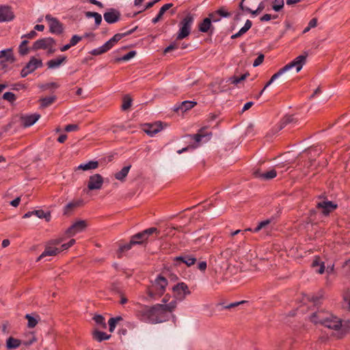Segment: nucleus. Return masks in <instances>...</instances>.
<instances>
[{
	"mask_svg": "<svg viewBox=\"0 0 350 350\" xmlns=\"http://www.w3.org/2000/svg\"><path fill=\"white\" fill-rule=\"evenodd\" d=\"M66 56H59L57 59H53L49 60L46 63V64H47L49 68H51V69L56 68L59 67L63 62H64L66 61Z\"/></svg>",
	"mask_w": 350,
	"mask_h": 350,
	"instance_id": "cd10ccee",
	"label": "nucleus"
},
{
	"mask_svg": "<svg viewBox=\"0 0 350 350\" xmlns=\"http://www.w3.org/2000/svg\"><path fill=\"white\" fill-rule=\"evenodd\" d=\"M21 344V341L13 337H9L6 340V348L9 350L18 348Z\"/></svg>",
	"mask_w": 350,
	"mask_h": 350,
	"instance_id": "7c9ffc66",
	"label": "nucleus"
},
{
	"mask_svg": "<svg viewBox=\"0 0 350 350\" xmlns=\"http://www.w3.org/2000/svg\"><path fill=\"white\" fill-rule=\"evenodd\" d=\"M159 230L157 228H150L146 229L140 232H138L133 235L131 238L130 241L133 245H142L148 239V237L153 233H158Z\"/></svg>",
	"mask_w": 350,
	"mask_h": 350,
	"instance_id": "39448f33",
	"label": "nucleus"
},
{
	"mask_svg": "<svg viewBox=\"0 0 350 350\" xmlns=\"http://www.w3.org/2000/svg\"><path fill=\"white\" fill-rule=\"evenodd\" d=\"M28 43L27 40H23L18 48L19 53L22 55H27L29 52V49L27 47V44Z\"/></svg>",
	"mask_w": 350,
	"mask_h": 350,
	"instance_id": "c03bdc74",
	"label": "nucleus"
},
{
	"mask_svg": "<svg viewBox=\"0 0 350 350\" xmlns=\"http://www.w3.org/2000/svg\"><path fill=\"white\" fill-rule=\"evenodd\" d=\"M109 49V40L107 41L105 44L100 47L94 49L92 54L94 55H100Z\"/></svg>",
	"mask_w": 350,
	"mask_h": 350,
	"instance_id": "e433bc0d",
	"label": "nucleus"
},
{
	"mask_svg": "<svg viewBox=\"0 0 350 350\" xmlns=\"http://www.w3.org/2000/svg\"><path fill=\"white\" fill-rule=\"evenodd\" d=\"M81 40V37L75 35L70 39V43L72 46L76 45L79 41Z\"/></svg>",
	"mask_w": 350,
	"mask_h": 350,
	"instance_id": "052dcab7",
	"label": "nucleus"
},
{
	"mask_svg": "<svg viewBox=\"0 0 350 350\" xmlns=\"http://www.w3.org/2000/svg\"><path fill=\"white\" fill-rule=\"evenodd\" d=\"M64 239L63 237L54 239L49 241L47 243L51 245V246L56 247V245H59L64 241Z\"/></svg>",
	"mask_w": 350,
	"mask_h": 350,
	"instance_id": "4d7b16f0",
	"label": "nucleus"
},
{
	"mask_svg": "<svg viewBox=\"0 0 350 350\" xmlns=\"http://www.w3.org/2000/svg\"><path fill=\"white\" fill-rule=\"evenodd\" d=\"M344 307L348 309L350 311V292L347 293L344 295Z\"/></svg>",
	"mask_w": 350,
	"mask_h": 350,
	"instance_id": "6e6d98bb",
	"label": "nucleus"
},
{
	"mask_svg": "<svg viewBox=\"0 0 350 350\" xmlns=\"http://www.w3.org/2000/svg\"><path fill=\"white\" fill-rule=\"evenodd\" d=\"M78 128L79 127L77 124H68L65 127V131L67 132H71L77 130Z\"/></svg>",
	"mask_w": 350,
	"mask_h": 350,
	"instance_id": "774afa93",
	"label": "nucleus"
},
{
	"mask_svg": "<svg viewBox=\"0 0 350 350\" xmlns=\"http://www.w3.org/2000/svg\"><path fill=\"white\" fill-rule=\"evenodd\" d=\"M136 29H137V27H135V28H133V29H132L131 30L125 31L124 33H117V34L114 35L113 36V38H111V47L112 46V44L113 43L118 42L123 37H124L126 36H128V35H130L132 33H133L135 31Z\"/></svg>",
	"mask_w": 350,
	"mask_h": 350,
	"instance_id": "2f4dec72",
	"label": "nucleus"
},
{
	"mask_svg": "<svg viewBox=\"0 0 350 350\" xmlns=\"http://www.w3.org/2000/svg\"><path fill=\"white\" fill-rule=\"evenodd\" d=\"M167 284V280L165 277L161 275H158L148 288L147 293L149 299L155 300L161 297L165 293Z\"/></svg>",
	"mask_w": 350,
	"mask_h": 350,
	"instance_id": "7ed1b4c3",
	"label": "nucleus"
},
{
	"mask_svg": "<svg viewBox=\"0 0 350 350\" xmlns=\"http://www.w3.org/2000/svg\"><path fill=\"white\" fill-rule=\"evenodd\" d=\"M94 320L95 321L96 323L100 326V328L105 329L107 327V325L105 323V319L101 315H96L94 317Z\"/></svg>",
	"mask_w": 350,
	"mask_h": 350,
	"instance_id": "37998d69",
	"label": "nucleus"
},
{
	"mask_svg": "<svg viewBox=\"0 0 350 350\" xmlns=\"http://www.w3.org/2000/svg\"><path fill=\"white\" fill-rule=\"evenodd\" d=\"M3 98L9 101L10 103H14L16 100V95L10 92H8L3 94Z\"/></svg>",
	"mask_w": 350,
	"mask_h": 350,
	"instance_id": "09e8293b",
	"label": "nucleus"
},
{
	"mask_svg": "<svg viewBox=\"0 0 350 350\" xmlns=\"http://www.w3.org/2000/svg\"><path fill=\"white\" fill-rule=\"evenodd\" d=\"M331 313L321 310L314 312L310 317V320L311 322L314 324H320L323 325L325 322H326L328 318H330Z\"/></svg>",
	"mask_w": 350,
	"mask_h": 350,
	"instance_id": "1a4fd4ad",
	"label": "nucleus"
},
{
	"mask_svg": "<svg viewBox=\"0 0 350 350\" xmlns=\"http://www.w3.org/2000/svg\"><path fill=\"white\" fill-rule=\"evenodd\" d=\"M197 258L192 254H185L174 258L177 265L180 262L185 264L188 267L193 265L196 262Z\"/></svg>",
	"mask_w": 350,
	"mask_h": 350,
	"instance_id": "dca6fc26",
	"label": "nucleus"
},
{
	"mask_svg": "<svg viewBox=\"0 0 350 350\" xmlns=\"http://www.w3.org/2000/svg\"><path fill=\"white\" fill-rule=\"evenodd\" d=\"M33 215L37 216L40 219H45L46 221H49L51 219V214L49 212L44 213L42 210L33 211Z\"/></svg>",
	"mask_w": 350,
	"mask_h": 350,
	"instance_id": "4c0bfd02",
	"label": "nucleus"
},
{
	"mask_svg": "<svg viewBox=\"0 0 350 350\" xmlns=\"http://www.w3.org/2000/svg\"><path fill=\"white\" fill-rule=\"evenodd\" d=\"M82 204H83V201L81 200H75V201L69 202L64 207V215H68L73 209H75L77 207H79V206H81Z\"/></svg>",
	"mask_w": 350,
	"mask_h": 350,
	"instance_id": "393cba45",
	"label": "nucleus"
},
{
	"mask_svg": "<svg viewBox=\"0 0 350 350\" xmlns=\"http://www.w3.org/2000/svg\"><path fill=\"white\" fill-rule=\"evenodd\" d=\"M133 246V245L131 244V241H129V243H128L120 245L118 249L116 252V254L117 255L118 258H120L122 256L123 253L130 250Z\"/></svg>",
	"mask_w": 350,
	"mask_h": 350,
	"instance_id": "72a5a7b5",
	"label": "nucleus"
},
{
	"mask_svg": "<svg viewBox=\"0 0 350 350\" xmlns=\"http://www.w3.org/2000/svg\"><path fill=\"white\" fill-rule=\"evenodd\" d=\"M93 338L98 342H101L104 340H107L109 338V336H108L105 332H100L97 329H94L92 332Z\"/></svg>",
	"mask_w": 350,
	"mask_h": 350,
	"instance_id": "f704fd0d",
	"label": "nucleus"
},
{
	"mask_svg": "<svg viewBox=\"0 0 350 350\" xmlns=\"http://www.w3.org/2000/svg\"><path fill=\"white\" fill-rule=\"evenodd\" d=\"M25 319L28 321L27 326L29 328L36 327L38 323V320L29 314L25 315Z\"/></svg>",
	"mask_w": 350,
	"mask_h": 350,
	"instance_id": "a18cd8bd",
	"label": "nucleus"
},
{
	"mask_svg": "<svg viewBox=\"0 0 350 350\" xmlns=\"http://www.w3.org/2000/svg\"><path fill=\"white\" fill-rule=\"evenodd\" d=\"M5 58V61L9 62L10 63H13L14 62V57L12 53V49H7L5 50H2L0 51V59Z\"/></svg>",
	"mask_w": 350,
	"mask_h": 350,
	"instance_id": "c85d7f7f",
	"label": "nucleus"
},
{
	"mask_svg": "<svg viewBox=\"0 0 350 350\" xmlns=\"http://www.w3.org/2000/svg\"><path fill=\"white\" fill-rule=\"evenodd\" d=\"M120 14L114 9H111V23L117 22L120 18Z\"/></svg>",
	"mask_w": 350,
	"mask_h": 350,
	"instance_id": "3c124183",
	"label": "nucleus"
},
{
	"mask_svg": "<svg viewBox=\"0 0 350 350\" xmlns=\"http://www.w3.org/2000/svg\"><path fill=\"white\" fill-rule=\"evenodd\" d=\"M132 103V99L129 95H125L122 98V104L121 105V109L123 111L128 110Z\"/></svg>",
	"mask_w": 350,
	"mask_h": 350,
	"instance_id": "58836bf2",
	"label": "nucleus"
},
{
	"mask_svg": "<svg viewBox=\"0 0 350 350\" xmlns=\"http://www.w3.org/2000/svg\"><path fill=\"white\" fill-rule=\"evenodd\" d=\"M178 49V44L176 42H173L170 44L167 48L164 50V53H167L174 49Z\"/></svg>",
	"mask_w": 350,
	"mask_h": 350,
	"instance_id": "e2e57ef3",
	"label": "nucleus"
},
{
	"mask_svg": "<svg viewBox=\"0 0 350 350\" xmlns=\"http://www.w3.org/2000/svg\"><path fill=\"white\" fill-rule=\"evenodd\" d=\"M172 291L174 297L172 299H174L176 302L177 300H183L187 295L191 293L187 285L184 282H180L174 285L172 287Z\"/></svg>",
	"mask_w": 350,
	"mask_h": 350,
	"instance_id": "0eeeda50",
	"label": "nucleus"
},
{
	"mask_svg": "<svg viewBox=\"0 0 350 350\" xmlns=\"http://www.w3.org/2000/svg\"><path fill=\"white\" fill-rule=\"evenodd\" d=\"M56 100L55 96H51L49 97H44L40 99V107L41 108H46L53 104L55 100Z\"/></svg>",
	"mask_w": 350,
	"mask_h": 350,
	"instance_id": "c9c22d12",
	"label": "nucleus"
},
{
	"mask_svg": "<svg viewBox=\"0 0 350 350\" xmlns=\"http://www.w3.org/2000/svg\"><path fill=\"white\" fill-rule=\"evenodd\" d=\"M131 165L124 166L120 171L114 174L115 178L120 181H124L125 178L126 177Z\"/></svg>",
	"mask_w": 350,
	"mask_h": 350,
	"instance_id": "c756f323",
	"label": "nucleus"
},
{
	"mask_svg": "<svg viewBox=\"0 0 350 350\" xmlns=\"http://www.w3.org/2000/svg\"><path fill=\"white\" fill-rule=\"evenodd\" d=\"M88 224L85 220H79L73 224L65 232L68 237H72L76 234L83 231L87 227Z\"/></svg>",
	"mask_w": 350,
	"mask_h": 350,
	"instance_id": "9b49d317",
	"label": "nucleus"
},
{
	"mask_svg": "<svg viewBox=\"0 0 350 350\" xmlns=\"http://www.w3.org/2000/svg\"><path fill=\"white\" fill-rule=\"evenodd\" d=\"M265 56L263 54H260L258 57L254 60L253 63V66L256 67L260 65L263 60H264Z\"/></svg>",
	"mask_w": 350,
	"mask_h": 350,
	"instance_id": "13d9d810",
	"label": "nucleus"
},
{
	"mask_svg": "<svg viewBox=\"0 0 350 350\" xmlns=\"http://www.w3.org/2000/svg\"><path fill=\"white\" fill-rule=\"evenodd\" d=\"M306 60V55H301L297 57L293 61L286 64V66L280 68L276 73H275L271 77L270 80L265 85L264 90H266V88L269 87L275 79H277L279 77H280L286 71H288L291 69L295 68L297 72H299L301 70L303 66L305 64Z\"/></svg>",
	"mask_w": 350,
	"mask_h": 350,
	"instance_id": "f03ea898",
	"label": "nucleus"
},
{
	"mask_svg": "<svg viewBox=\"0 0 350 350\" xmlns=\"http://www.w3.org/2000/svg\"><path fill=\"white\" fill-rule=\"evenodd\" d=\"M338 207V205L332 201L323 200L318 202L316 205V208L321 211V213L324 215H328L331 212L335 210Z\"/></svg>",
	"mask_w": 350,
	"mask_h": 350,
	"instance_id": "9d476101",
	"label": "nucleus"
},
{
	"mask_svg": "<svg viewBox=\"0 0 350 350\" xmlns=\"http://www.w3.org/2000/svg\"><path fill=\"white\" fill-rule=\"evenodd\" d=\"M86 16L88 17L93 16L94 18L95 23L96 25H99L101 23V21H102L101 15L97 12H88L86 13Z\"/></svg>",
	"mask_w": 350,
	"mask_h": 350,
	"instance_id": "8fccbe9b",
	"label": "nucleus"
},
{
	"mask_svg": "<svg viewBox=\"0 0 350 350\" xmlns=\"http://www.w3.org/2000/svg\"><path fill=\"white\" fill-rule=\"evenodd\" d=\"M193 17L191 14H187L180 23V29L178 32L176 40H180L187 37L191 29Z\"/></svg>",
	"mask_w": 350,
	"mask_h": 350,
	"instance_id": "20e7f679",
	"label": "nucleus"
},
{
	"mask_svg": "<svg viewBox=\"0 0 350 350\" xmlns=\"http://www.w3.org/2000/svg\"><path fill=\"white\" fill-rule=\"evenodd\" d=\"M348 324L349 322H345L342 324L340 319L331 314L330 318H328L327 321L325 322L323 325L329 329L335 330H338L341 328L342 331L346 332L349 327Z\"/></svg>",
	"mask_w": 350,
	"mask_h": 350,
	"instance_id": "423d86ee",
	"label": "nucleus"
},
{
	"mask_svg": "<svg viewBox=\"0 0 350 350\" xmlns=\"http://www.w3.org/2000/svg\"><path fill=\"white\" fill-rule=\"evenodd\" d=\"M136 55L135 51H131L127 54L123 55L122 57L120 58H116L114 59L115 62H118L120 61H128L131 59V58L134 57Z\"/></svg>",
	"mask_w": 350,
	"mask_h": 350,
	"instance_id": "79ce46f5",
	"label": "nucleus"
},
{
	"mask_svg": "<svg viewBox=\"0 0 350 350\" xmlns=\"http://www.w3.org/2000/svg\"><path fill=\"white\" fill-rule=\"evenodd\" d=\"M42 65V60L35 57H31L29 62L22 69L21 75L22 77H27L29 74L33 72L36 68L41 67Z\"/></svg>",
	"mask_w": 350,
	"mask_h": 350,
	"instance_id": "6e6552de",
	"label": "nucleus"
},
{
	"mask_svg": "<svg viewBox=\"0 0 350 350\" xmlns=\"http://www.w3.org/2000/svg\"><path fill=\"white\" fill-rule=\"evenodd\" d=\"M322 296L323 295L321 293L319 295H311L310 297H309L308 299L310 301H311L312 302H313L314 304H318L319 303V301L321 299Z\"/></svg>",
	"mask_w": 350,
	"mask_h": 350,
	"instance_id": "bf43d9fd",
	"label": "nucleus"
},
{
	"mask_svg": "<svg viewBox=\"0 0 350 350\" xmlns=\"http://www.w3.org/2000/svg\"><path fill=\"white\" fill-rule=\"evenodd\" d=\"M196 105L197 103L195 101L185 100L182 102L181 104L178 105V107L175 108V111L181 110L182 111H186L192 109Z\"/></svg>",
	"mask_w": 350,
	"mask_h": 350,
	"instance_id": "b1692460",
	"label": "nucleus"
},
{
	"mask_svg": "<svg viewBox=\"0 0 350 350\" xmlns=\"http://www.w3.org/2000/svg\"><path fill=\"white\" fill-rule=\"evenodd\" d=\"M176 308V301L172 299L168 304H156L152 307H145L139 311V319L144 322L159 323L167 321L171 313Z\"/></svg>",
	"mask_w": 350,
	"mask_h": 350,
	"instance_id": "f257e3e1",
	"label": "nucleus"
},
{
	"mask_svg": "<svg viewBox=\"0 0 350 350\" xmlns=\"http://www.w3.org/2000/svg\"><path fill=\"white\" fill-rule=\"evenodd\" d=\"M208 18H211V23L213 22H217L220 21L219 16L217 15V14L215 12L213 13H211L209 14V16Z\"/></svg>",
	"mask_w": 350,
	"mask_h": 350,
	"instance_id": "0e129e2a",
	"label": "nucleus"
},
{
	"mask_svg": "<svg viewBox=\"0 0 350 350\" xmlns=\"http://www.w3.org/2000/svg\"><path fill=\"white\" fill-rule=\"evenodd\" d=\"M75 243V240L72 239L69 241V242L66 243H64L61 245L60 247H58L60 250V252L68 250L69 247L72 246Z\"/></svg>",
	"mask_w": 350,
	"mask_h": 350,
	"instance_id": "864d4df0",
	"label": "nucleus"
},
{
	"mask_svg": "<svg viewBox=\"0 0 350 350\" xmlns=\"http://www.w3.org/2000/svg\"><path fill=\"white\" fill-rule=\"evenodd\" d=\"M199 31L203 33H206L208 30L211 31L213 29V27L211 25V18H205L203 21L199 25Z\"/></svg>",
	"mask_w": 350,
	"mask_h": 350,
	"instance_id": "bb28decb",
	"label": "nucleus"
},
{
	"mask_svg": "<svg viewBox=\"0 0 350 350\" xmlns=\"http://www.w3.org/2000/svg\"><path fill=\"white\" fill-rule=\"evenodd\" d=\"M111 295H113V299H118V303L121 305H124L128 302V299L122 289L115 284L111 286Z\"/></svg>",
	"mask_w": 350,
	"mask_h": 350,
	"instance_id": "2eb2a0df",
	"label": "nucleus"
},
{
	"mask_svg": "<svg viewBox=\"0 0 350 350\" xmlns=\"http://www.w3.org/2000/svg\"><path fill=\"white\" fill-rule=\"evenodd\" d=\"M248 75H249V73H245V74L242 75L239 77L233 76V77H231L230 78H229L228 81H230V83H232L234 85H237L240 82L244 81Z\"/></svg>",
	"mask_w": 350,
	"mask_h": 350,
	"instance_id": "ea45409f",
	"label": "nucleus"
},
{
	"mask_svg": "<svg viewBox=\"0 0 350 350\" xmlns=\"http://www.w3.org/2000/svg\"><path fill=\"white\" fill-rule=\"evenodd\" d=\"M218 16L222 17H228L230 16V13L226 12L224 8L219 9L215 12Z\"/></svg>",
	"mask_w": 350,
	"mask_h": 350,
	"instance_id": "680f3d73",
	"label": "nucleus"
},
{
	"mask_svg": "<svg viewBox=\"0 0 350 350\" xmlns=\"http://www.w3.org/2000/svg\"><path fill=\"white\" fill-rule=\"evenodd\" d=\"M323 263H324V262L321 261V260L319 257H315V258L312 261V267L314 269H315L317 267L320 266V265H322Z\"/></svg>",
	"mask_w": 350,
	"mask_h": 350,
	"instance_id": "338daca9",
	"label": "nucleus"
},
{
	"mask_svg": "<svg viewBox=\"0 0 350 350\" xmlns=\"http://www.w3.org/2000/svg\"><path fill=\"white\" fill-rule=\"evenodd\" d=\"M252 25V21L249 19L247 20L244 26L242 28H241V29L237 33L233 34L231 36V39H236L237 38L241 37L251 28Z\"/></svg>",
	"mask_w": 350,
	"mask_h": 350,
	"instance_id": "a878e982",
	"label": "nucleus"
},
{
	"mask_svg": "<svg viewBox=\"0 0 350 350\" xmlns=\"http://www.w3.org/2000/svg\"><path fill=\"white\" fill-rule=\"evenodd\" d=\"M295 121V118L292 115L286 116L281 120L280 129H282L287 124L292 123Z\"/></svg>",
	"mask_w": 350,
	"mask_h": 350,
	"instance_id": "a19ab883",
	"label": "nucleus"
},
{
	"mask_svg": "<svg viewBox=\"0 0 350 350\" xmlns=\"http://www.w3.org/2000/svg\"><path fill=\"white\" fill-rule=\"evenodd\" d=\"M45 18L49 23L50 31L51 33L55 34H60L62 33V25L57 18L51 16L49 14L46 15Z\"/></svg>",
	"mask_w": 350,
	"mask_h": 350,
	"instance_id": "4468645a",
	"label": "nucleus"
},
{
	"mask_svg": "<svg viewBox=\"0 0 350 350\" xmlns=\"http://www.w3.org/2000/svg\"><path fill=\"white\" fill-rule=\"evenodd\" d=\"M98 167V162L97 161H90L88 163L80 164L77 167V170L88 171V170H95Z\"/></svg>",
	"mask_w": 350,
	"mask_h": 350,
	"instance_id": "5701e85b",
	"label": "nucleus"
},
{
	"mask_svg": "<svg viewBox=\"0 0 350 350\" xmlns=\"http://www.w3.org/2000/svg\"><path fill=\"white\" fill-rule=\"evenodd\" d=\"M245 301H237V302H234V303H232V304H230L227 306H224V308L225 309H230V308H234L240 304H242L243 303H245Z\"/></svg>",
	"mask_w": 350,
	"mask_h": 350,
	"instance_id": "69168bd1",
	"label": "nucleus"
},
{
	"mask_svg": "<svg viewBox=\"0 0 350 350\" xmlns=\"http://www.w3.org/2000/svg\"><path fill=\"white\" fill-rule=\"evenodd\" d=\"M14 13L8 6H1L0 8V23L7 22L13 20Z\"/></svg>",
	"mask_w": 350,
	"mask_h": 350,
	"instance_id": "a211bd4d",
	"label": "nucleus"
},
{
	"mask_svg": "<svg viewBox=\"0 0 350 350\" xmlns=\"http://www.w3.org/2000/svg\"><path fill=\"white\" fill-rule=\"evenodd\" d=\"M40 88L42 90H48V89H50V88L56 89V88H59V85L57 83L51 82V83H46V84H43V85H42L40 86Z\"/></svg>",
	"mask_w": 350,
	"mask_h": 350,
	"instance_id": "5fc2aeb1",
	"label": "nucleus"
},
{
	"mask_svg": "<svg viewBox=\"0 0 350 350\" xmlns=\"http://www.w3.org/2000/svg\"><path fill=\"white\" fill-rule=\"evenodd\" d=\"M173 6L172 3H166L163 5L159 10V13L157 16L152 19L153 23H157L159 21V20L161 18L162 16L164 14V13L168 10L170 8Z\"/></svg>",
	"mask_w": 350,
	"mask_h": 350,
	"instance_id": "473e14b6",
	"label": "nucleus"
},
{
	"mask_svg": "<svg viewBox=\"0 0 350 350\" xmlns=\"http://www.w3.org/2000/svg\"><path fill=\"white\" fill-rule=\"evenodd\" d=\"M163 129V126L160 122L154 124H146L144 126V131L150 136H153L160 132Z\"/></svg>",
	"mask_w": 350,
	"mask_h": 350,
	"instance_id": "f3484780",
	"label": "nucleus"
},
{
	"mask_svg": "<svg viewBox=\"0 0 350 350\" xmlns=\"http://www.w3.org/2000/svg\"><path fill=\"white\" fill-rule=\"evenodd\" d=\"M55 44V41L52 38H44L40 40H36L33 46L32 49L34 51H37L39 49H47L51 46H54Z\"/></svg>",
	"mask_w": 350,
	"mask_h": 350,
	"instance_id": "ddd939ff",
	"label": "nucleus"
},
{
	"mask_svg": "<svg viewBox=\"0 0 350 350\" xmlns=\"http://www.w3.org/2000/svg\"><path fill=\"white\" fill-rule=\"evenodd\" d=\"M121 321H123V319L121 316L111 318V332L114 330L116 325H118Z\"/></svg>",
	"mask_w": 350,
	"mask_h": 350,
	"instance_id": "de8ad7c7",
	"label": "nucleus"
},
{
	"mask_svg": "<svg viewBox=\"0 0 350 350\" xmlns=\"http://www.w3.org/2000/svg\"><path fill=\"white\" fill-rule=\"evenodd\" d=\"M40 118V115L38 113L23 116L21 118L22 125L24 127H29L36 123Z\"/></svg>",
	"mask_w": 350,
	"mask_h": 350,
	"instance_id": "6ab92c4d",
	"label": "nucleus"
},
{
	"mask_svg": "<svg viewBox=\"0 0 350 350\" xmlns=\"http://www.w3.org/2000/svg\"><path fill=\"white\" fill-rule=\"evenodd\" d=\"M60 252V250L54 246H51L49 244L46 245V247L44 251L42 253V254L38 257V260H40L46 256H55Z\"/></svg>",
	"mask_w": 350,
	"mask_h": 350,
	"instance_id": "aec40b11",
	"label": "nucleus"
},
{
	"mask_svg": "<svg viewBox=\"0 0 350 350\" xmlns=\"http://www.w3.org/2000/svg\"><path fill=\"white\" fill-rule=\"evenodd\" d=\"M271 221L269 219H267L262 221L258 224V225L254 229V232H258L262 229L266 228L270 224Z\"/></svg>",
	"mask_w": 350,
	"mask_h": 350,
	"instance_id": "49530a36",
	"label": "nucleus"
},
{
	"mask_svg": "<svg viewBox=\"0 0 350 350\" xmlns=\"http://www.w3.org/2000/svg\"><path fill=\"white\" fill-rule=\"evenodd\" d=\"M211 133L206 134L204 132V128L200 129L198 133L194 135H189V137L194 139L196 142L199 143L204 137H207L206 140H209Z\"/></svg>",
	"mask_w": 350,
	"mask_h": 350,
	"instance_id": "4be33fe9",
	"label": "nucleus"
},
{
	"mask_svg": "<svg viewBox=\"0 0 350 350\" xmlns=\"http://www.w3.org/2000/svg\"><path fill=\"white\" fill-rule=\"evenodd\" d=\"M103 184V178L98 174L90 176L88 181V189L89 190H98L101 189Z\"/></svg>",
	"mask_w": 350,
	"mask_h": 350,
	"instance_id": "f8f14e48",
	"label": "nucleus"
},
{
	"mask_svg": "<svg viewBox=\"0 0 350 350\" xmlns=\"http://www.w3.org/2000/svg\"><path fill=\"white\" fill-rule=\"evenodd\" d=\"M254 174L256 177L262 180H271L277 176V171L275 169H272L267 172L261 173L257 170L254 172Z\"/></svg>",
	"mask_w": 350,
	"mask_h": 350,
	"instance_id": "412c9836",
	"label": "nucleus"
},
{
	"mask_svg": "<svg viewBox=\"0 0 350 350\" xmlns=\"http://www.w3.org/2000/svg\"><path fill=\"white\" fill-rule=\"evenodd\" d=\"M284 7V0H274V5L272 8L275 12H279Z\"/></svg>",
	"mask_w": 350,
	"mask_h": 350,
	"instance_id": "603ef678",
	"label": "nucleus"
}]
</instances>
